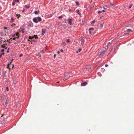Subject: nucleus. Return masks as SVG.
<instances>
[{
	"label": "nucleus",
	"mask_w": 134,
	"mask_h": 134,
	"mask_svg": "<svg viewBox=\"0 0 134 134\" xmlns=\"http://www.w3.org/2000/svg\"><path fill=\"white\" fill-rule=\"evenodd\" d=\"M78 52V51H76V53H77Z\"/></svg>",
	"instance_id": "58"
},
{
	"label": "nucleus",
	"mask_w": 134,
	"mask_h": 134,
	"mask_svg": "<svg viewBox=\"0 0 134 134\" xmlns=\"http://www.w3.org/2000/svg\"><path fill=\"white\" fill-rule=\"evenodd\" d=\"M14 67V65H13V66L12 67V68H13Z\"/></svg>",
	"instance_id": "47"
},
{
	"label": "nucleus",
	"mask_w": 134,
	"mask_h": 134,
	"mask_svg": "<svg viewBox=\"0 0 134 134\" xmlns=\"http://www.w3.org/2000/svg\"><path fill=\"white\" fill-rule=\"evenodd\" d=\"M4 29H7V27H4Z\"/></svg>",
	"instance_id": "45"
},
{
	"label": "nucleus",
	"mask_w": 134,
	"mask_h": 134,
	"mask_svg": "<svg viewBox=\"0 0 134 134\" xmlns=\"http://www.w3.org/2000/svg\"><path fill=\"white\" fill-rule=\"evenodd\" d=\"M104 69H102V70H103V71H104Z\"/></svg>",
	"instance_id": "54"
},
{
	"label": "nucleus",
	"mask_w": 134,
	"mask_h": 134,
	"mask_svg": "<svg viewBox=\"0 0 134 134\" xmlns=\"http://www.w3.org/2000/svg\"><path fill=\"white\" fill-rule=\"evenodd\" d=\"M63 18V16L62 15H60L58 17L59 19H62Z\"/></svg>",
	"instance_id": "20"
},
{
	"label": "nucleus",
	"mask_w": 134,
	"mask_h": 134,
	"mask_svg": "<svg viewBox=\"0 0 134 134\" xmlns=\"http://www.w3.org/2000/svg\"><path fill=\"white\" fill-rule=\"evenodd\" d=\"M16 16L18 17V18L21 16L19 14H16Z\"/></svg>",
	"instance_id": "15"
},
{
	"label": "nucleus",
	"mask_w": 134,
	"mask_h": 134,
	"mask_svg": "<svg viewBox=\"0 0 134 134\" xmlns=\"http://www.w3.org/2000/svg\"><path fill=\"white\" fill-rule=\"evenodd\" d=\"M17 36V37H18V36Z\"/></svg>",
	"instance_id": "61"
},
{
	"label": "nucleus",
	"mask_w": 134,
	"mask_h": 134,
	"mask_svg": "<svg viewBox=\"0 0 134 134\" xmlns=\"http://www.w3.org/2000/svg\"><path fill=\"white\" fill-rule=\"evenodd\" d=\"M7 42H8V43H10V41H9L8 40H7Z\"/></svg>",
	"instance_id": "28"
},
{
	"label": "nucleus",
	"mask_w": 134,
	"mask_h": 134,
	"mask_svg": "<svg viewBox=\"0 0 134 134\" xmlns=\"http://www.w3.org/2000/svg\"><path fill=\"white\" fill-rule=\"evenodd\" d=\"M80 40L81 42V44L82 45H83L85 42V40L84 39L82 38L81 37L80 39Z\"/></svg>",
	"instance_id": "3"
},
{
	"label": "nucleus",
	"mask_w": 134,
	"mask_h": 134,
	"mask_svg": "<svg viewBox=\"0 0 134 134\" xmlns=\"http://www.w3.org/2000/svg\"><path fill=\"white\" fill-rule=\"evenodd\" d=\"M25 7L27 9H29L30 8V6H27V5H25Z\"/></svg>",
	"instance_id": "12"
},
{
	"label": "nucleus",
	"mask_w": 134,
	"mask_h": 134,
	"mask_svg": "<svg viewBox=\"0 0 134 134\" xmlns=\"http://www.w3.org/2000/svg\"><path fill=\"white\" fill-rule=\"evenodd\" d=\"M76 3V5H79V2H77Z\"/></svg>",
	"instance_id": "19"
},
{
	"label": "nucleus",
	"mask_w": 134,
	"mask_h": 134,
	"mask_svg": "<svg viewBox=\"0 0 134 134\" xmlns=\"http://www.w3.org/2000/svg\"><path fill=\"white\" fill-rule=\"evenodd\" d=\"M110 4L111 5H114V4L112 3H111V2H110Z\"/></svg>",
	"instance_id": "33"
},
{
	"label": "nucleus",
	"mask_w": 134,
	"mask_h": 134,
	"mask_svg": "<svg viewBox=\"0 0 134 134\" xmlns=\"http://www.w3.org/2000/svg\"><path fill=\"white\" fill-rule=\"evenodd\" d=\"M4 49H1V52H4Z\"/></svg>",
	"instance_id": "26"
},
{
	"label": "nucleus",
	"mask_w": 134,
	"mask_h": 134,
	"mask_svg": "<svg viewBox=\"0 0 134 134\" xmlns=\"http://www.w3.org/2000/svg\"><path fill=\"white\" fill-rule=\"evenodd\" d=\"M102 75L101 74V75L100 74V76H102Z\"/></svg>",
	"instance_id": "52"
},
{
	"label": "nucleus",
	"mask_w": 134,
	"mask_h": 134,
	"mask_svg": "<svg viewBox=\"0 0 134 134\" xmlns=\"http://www.w3.org/2000/svg\"><path fill=\"white\" fill-rule=\"evenodd\" d=\"M105 50H102L99 52L98 54V55L99 56H101L104 55L105 53Z\"/></svg>",
	"instance_id": "2"
},
{
	"label": "nucleus",
	"mask_w": 134,
	"mask_h": 134,
	"mask_svg": "<svg viewBox=\"0 0 134 134\" xmlns=\"http://www.w3.org/2000/svg\"><path fill=\"white\" fill-rule=\"evenodd\" d=\"M34 41V40H32L31 41V42H32V41Z\"/></svg>",
	"instance_id": "49"
},
{
	"label": "nucleus",
	"mask_w": 134,
	"mask_h": 134,
	"mask_svg": "<svg viewBox=\"0 0 134 134\" xmlns=\"http://www.w3.org/2000/svg\"><path fill=\"white\" fill-rule=\"evenodd\" d=\"M127 31H129L130 32H131L132 31V30L131 29H128L127 30Z\"/></svg>",
	"instance_id": "21"
},
{
	"label": "nucleus",
	"mask_w": 134,
	"mask_h": 134,
	"mask_svg": "<svg viewBox=\"0 0 134 134\" xmlns=\"http://www.w3.org/2000/svg\"><path fill=\"white\" fill-rule=\"evenodd\" d=\"M23 55V54H20L19 55V57H21Z\"/></svg>",
	"instance_id": "35"
},
{
	"label": "nucleus",
	"mask_w": 134,
	"mask_h": 134,
	"mask_svg": "<svg viewBox=\"0 0 134 134\" xmlns=\"http://www.w3.org/2000/svg\"><path fill=\"white\" fill-rule=\"evenodd\" d=\"M8 100H9L8 98H7V100H6V102H5V103L4 104V105L5 107H6L7 106V104H8Z\"/></svg>",
	"instance_id": "4"
},
{
	"label": "nucleus",
	"mask_w": 134,
	"mask_h": 134,
	"mask_svg": "<svg viewBox=\"0 0 134 134\" xmlns=\"http://www.w3.org/2000/svg\"><path fill=\"white\" fill-rule=\"evenodd\" d=\"M104 69H102V70H103V71H104Z\"/></svg>",
	"instance_id": "53"
},
{
	"label": "nucleus",
	"mask_w": 134,
	"mask_h": 134,
	"mask_svg": "<svg viewBox=\"0 0 134 134\" xmlns=\"http://www.w3.org/2000/svg\"><path fill=\"white\" fill-rule=\"evenodd\" d=\"M103 8L105 9L106 8H105V7H104Z\"/></svg>",
	"instance_id": "56"
},
{
	"label": "nucleus",
	"mask_w": 134,
	"mask_h": 134,
	"mask_svg": "<svg viewBox=\"0 0 134 134\" xmlns=\"http://www.w3.org/2000/svg\"><path fill=\"white\" fill-rule=\"evenodd\" d=\"M102 13V11H99L98 12V14H100V13Z\"/></svg>",
	"instance_id": "25"
},
{
	"label": "nucleus",
	"mask_w": 134,
	"mask_h": 134,
	"mask_svg": "<svg viewBox=\"0 0 134 134\" xmlns=\"http://www.w3.org/2000/svg\"><path fill=\"white\" fill-rule=\"evenodd\" d=\"M6 90L7 91H9V88L8 87H6Z\"/></svg>",
	"instance_id": "29"
},
{
	"label": "nucleus",
	"mask_w": 134,
	"mask_h": 134,
	"mask_svg": "<svg viewBox=\"0 0 134 134\" xmlns=\"http://www.w3.org/2000/svg\"><path fill=\"white\" fill-rule=\"evenodd\" d=\"M87 82L86 81H85L81 83V86H84L86 85L87 84Z\"/></svg>",
	"instance_id": "5"
},
{
	"label": "nucleus",
	"mask_w": 134,
	"mask_h": 134,
	"mask_svg": "<svg viewBox=\"0 0 134 134\" xmlns=\"http://www.w3.org/2000/svg\"><path fill=\"white\" fill-rule=\"evenodd\" d=\"M3 77H5V74L4 73L3 74Z\"/></svg>",
	"instance_id": "42"
},
{
	"label": "nucleus",
	"mask_w": 134,
	"mask_h": 134,
	"mask_svg": "<svg viewBox=\"0 0 134 134\" xmlns=\"http://www.w3.org/2000/svg\"><path fill=\"white\" fill-rule=\"evenodd\" d=\"M4 54V53H2L1 55H0V58H1L2 57V55H3Z\"/></svg>",
	"instance_id": "23"
},
{
	"label": "nucleus",
	"mask_w": 134,
	"mask_h": 134,
	"mask_svg": "<svg viewBox=\"0 0 134 134\" xmlns=\"http://www.w3.org/2000/svg\"><path fill=\"white\" fill-rule=\"evenodd\" d=\"M105 6H106V7H107V5H105Z\"/></svg>",
	"instance_id": "51"
},
{
	"label": "nucleus",
	"mask_w": 134,
	"mask_h": 134,
	"mask_svg": "<svg viewBox=\"0 0 134 134\" xmlns=\"http://www.w3.org/2000/svg\"><path fill=\"white\" fill-rule=\"evenodd\" d=\"M67 41L69 43V39H68L67 40Z\"/></svg>",
	"instance_id": "34"
},
{
	"label": "nucleus",
	"mask_w": 134,
	"mask_h": 134,
	"mask_svg": "<svg viewBox=\"0 0 134 134\" xmlns=\"http://www.w3.org/2000/svg\"><path fill=\"white\" fill-rule=\"evenodd\" d=\"M5 48V49H6L7 48V47H5V48Z\"/></svg>",
	"instance_id": "50"
},
{
	"label": "nucleus",
	"mask_w": 134,
	"mask_h": 134,
	"mask_svg": "<svg viewBox=\"0 0 134 134\" xmlns=\"http://www.w3.org/2000/svg\"><path fill=\"white\" fill-rule=\"evenodd\" d=\"M102 11V12H105V11L104 10H103Z\"/></svg>",
	"instance_id": "46"
},
{
	"label": "nucleus",
	"mask_w": 134,
	"mask_h": 134,
	"mask_svg": "<svg viewBox=\"0 0 134 134\" xmlns=\"http://www.w3.org/2000/svg\"><path fill=\"white\" fill-rule=\"evenodd\" d=\"M42 20V19L40 17H37V18H34L33 19V21L35 23H37L38 22H40Z\"/></svg>",
	"instance_id": "1"
},
{
	"label": "nucleus",
	"mask_w": 134,
	"mask_h": 134,
	"mask_svg": "<svg viewBox=\"0 0 134 134\" xmlns=\"http://www.w3.org/2000/svg\"><path fill=\"white\" fill-rule=\"evenodd\" d=\"M25 30L24 29L22 28L21 29V32L23 33H24L25 32L24 30Z\"/></svg>",
	"instance_id": "13"
},
{
	"label": "nucleus",
	"mask_w": 134,
	"mask_h": 134,
	"mask_svg": "<svg viewBox=\"0 0 134 134\" xmlns=\"http://www.w3.org/2000/svg\"><path fill=\"white\" fill-rule=\"evenodd\" d=\"M39 11H36L35 12V14H37L39 13Z\"/></svg>",
	"instance_id": "11"
},
{
	"label": "nucleus",
	"mask_w": 134,
	"mask_h": 134,
	"mask_svg": "<svg viewBox=\"0 0 134 134\" xmlns=\"http://www.w3.org/2000/svg\"><path fill=\"white\" fill-rule=\"evenodd\" d=\"M60 51L62 52H63L64 51H63V50L62 49H61L60 50Z\"/></svg>",
	"instance_id": "37"
},
{
	"label": "nucleus",
	"mask_w": 134,
	"mask_h": 134,
	"mask_svg": "<svg viewBox=\"0 0 134 134\" xmlns=\"http://www.w3.org/2000/svg\"><path fill=\"white\" fill-rule=\"evenodd\" d=\"M69 11L70 12H71V10L70 9V10H69Z\"/></svg>",
	"instance_id": "48"
},
{
	"label": "nucleus",
	"mask_w": 134,
	"mask_h": 134,
	"mask_svg": "<svg viewBox=\"0 0 134 134\" xmlns=\"http://www.w3.org/2000/svg\"><path fill=\"white\" fill-rule=\"evenodd\" d=\"M42 35H43L45 33V31H46V30L45 29H42Z\"/></svg>",
	"instance_id": "8"
},
{
	"label": "nucleus",
	"mask_w": 134,
	"mask_h": 134,
	"mask_svg": "<svg viewBox=\"0 0 134 134\" xmlns=\"http://www.w3.org/2000/svg\"><path fill=\"white\" fill-rule=\"evenodd\" d=\"M1 46H2V48H5V46L4 45H1Z\"/></svg>",
	"instance_id": "22"
},
{
	"label": "nucleus",
	"mask_w": 134,
	"mask_h": 134,
	"mask_svg": "<svg viewBox=\"0 0 134 134\" xmlns=\"http://www.w3.org/2000/svg\"><path fill=\"white\" fill-rule=\"evenodd\" d=\"M34 38V37L33 36H29V38L30 39H32Z\"/></svg>",
	"instance_id": "14"
},
{
	"label": "nucleus",
	"mask_w": 134,
	"mask_h": 134,
	"mask_svg": "<svg viewBox=\"0 0 134 134\" xmlns=\"http://www.w3.org/2000/svg\"><path fill=\"white\" fill-rule=\"evenodd\" d=\"M56 55L55 54L54 55H53V57H54V58H55V57H56Z\"/></svg>",
	"instance_id": "32"
},
{
	"label": "nucleus",
	"mask_w": 134,
	"mask_h": 134,
	"mask_svg": "<svg viewBox=\"0 0 134 134\" xmlns=\"http://www.w3.org/2000/svg\"><path fill=\"white\" fill-rule=\"evenodd\" d=\"M7 43H5V44H4V45L5 46H7Z\"/></svg>",
	"instance_id": "43"
},
{
	"label": "nucleus",
	"mask_w": 134,
	"mask_h": 134,
	"mask_svg": "<svg viewBox=\"0 0 134 134\" xmlns=\"http://www.w3.org/2000/svg\"><path fill=\"white\" fill-rule=\"evenodd\" d=\"M12 5H13V6H14L15 5V3L14 2H13L12 3Z\"/></svg>",
	"instance_id": "30"
},
{
	"label": "nucleus",
	"mask_w": 134,
	"mask_h": 134,
	"mask_svg": "<svg viewBox=\"0 0 134 134\" xmlns=\"http://www.w3.org/2000/svg\"><path fill=\"white\" fill-rule=\"evenodd\" d=\"M15 1L17 2H19V0H15Z\"/></svg>",
	"instance_id": "31"
},
{
	"label": "nucleus",
	"mask_w": 134,
	"mask_h": 134,
	"mask_svg": "<svg viewBox=\"0 0 134 134\" xmlns=\"http://www.w3.org/2000/svg\"><path fill=\"white\" fill-rule=\"evenodd\" d=\"M108 66V64H105V66L106 67H107Z\"/></svg>",
	"instance_id": "38"
},
{
	"label": "nucleus",
	"mask_w": 134,
	"mask_h": 134,
	"mask_svg": "<svg viewBox=\"0 0 134 134\" xmlns=\"http://www.w3.org/2000/svg\"><path fill=\"white\" fill-rule=\"evenodd\" d=\"M28 40L29 41H30L29 40Z\"/></svg>",
	"instance_id": "59"
},
{
	"label": "nucleus",
	"mask_w": 134,
	"mask_h": 134,
	"mask_svg": "<svg viewBox=\"0 0 134 134\" xmlns=\"http://www.w3.org/2000/svg\"><path fill=\"white\" fill-rule=\"evenodd\" d=\"M76 12L77 13H78V14L80 15H81L80 13L79 12V10L77 9L76 10Z\"/></svg>",
	"instance_id": "10"
},
{
	"label": "nucleus",
	"mask_w": 134,
	"mask_h": 134,
	"mask_svg": "<svg viewBox=\"0 0 134 134\" xmlns=\"http://www.w3.org/2000/svg\"><path fill=\"white\" fill-rule=\"evenodd\" d=\"M104 69H102V70H103V71H104Z\"/></svg>",
	"instance_id": "55"
},
{
	"label": "nucleus",
	"mask_w": 134,
	"mask_h": 134,
	"mask_svg": "<svg viewBox=\"0 0 134 134\" xmlns=\"http://www.w3.org/2000/svg\"><path fill=\"white\" fill-rule=\"evenodd\" d=\"M68 23L70 25H72V20L71 19L69 18L68 19Z\"/></svg>",
	"instance_id": "6"
},
{
	"label": "nucleus",
	"mask_w": 134,
	"mask_h": 134,
	"mask_svg": "<svg viewBox=\"0 0 134 134\" xmlns=\"http://www.w3.org/2000/svg\"><path fill=\"white\" fill-rule=\"evenodd\" d=\"M100 26H101L102 27H103V24H100Z\"/></svg>",
	"instance_id": "40"
},
{
	"label": "nucleus",
	"mask_w": 134,
	"mask_h": 134,
	"mask_svg": "<svg viewBox=\"0 0 134 134\" xmlns=\"http://www.w3.org/2000/svg\"><path fill=\"white\" fill-rule=\"evenodd\" d=\"M34 38L35 37V38L37 39L38 38V37L36 35H34Z\"/></svg>",
	"instance_id": "17"
},
{
	"label": "nucleus",
	"mask_w": 134,
	"mask_h": 134,
	"mask_svg": "<svg viewBox=\"0 0 134 134\" xmlns=\"http://www.w3.org/2000/svg\"><path fill=\"white\" fill-rule=\"evenodd\" d=\"M132 5H130L129 6V8H131L132 7Z\"/></svg>",
	"instance_id": "36"
},
{
	"label": "nucleus",
	"mask_w": 134,
	"mask_h": 134,
	"mask_svg": "<svg viewBox=\"0 0 134 134\" xmlns=\"http://www.w3.org/2000/svg\"><path fill=\"white\" fill-rule=\"evenodd\" d=\"M14 20V19L13 18H12L10 21V23H12L13 21Z\"/></svg>",
	"instance_id": "16"
},
{
	"label": "nucleus",
	"mask_w": 134,
	"mask_h": 134,
	"mask_svg": "<svg viewBox=\"0 0 134 134\" xmlns=\"http://www.w3.org/2000/svg\"><path fill=\"white\" fill-rule=\"evenodd\" d=\"M18 33H17L16 34H14L13 35H12L13 37H14V36H18V37H16V38H18L19 37V36L18 35Z\"/></svg>",
	"instance_id": "7"
},
{
	"label": "nucleus",
	"mask_w": 134,
	"mask_h": 134,
	"mask_svg": "<svg viewBox=\"0 0 134 134\" xmlns=\"http://www.w3.org/2000/svg\"><path fill=\"white\" fill-rule=\"evenodd\" d=\"M16 38L14 37L13 38V40H15V39Z\"/></svg>",
	"instance_id": "44"
},
{
	"label": "nucleus",
	"mask_w": 134,
	"mask_h": 134,
	"mask_svg": "<svg viewBox=\"0 0 134 134\" xmlns=\"http://www.w3.org/2000/svg\"><path fill=\"white\" fill-rule=\"evenodd\" d=\"M81 51V49L80 48L78 49V51L79 52H80V51Z\"/></svg>",
	"instance_id": "27"
},
{
	"label": "nucleus",
	"mask_w": 134,
	"mask_h": 134,
	"mask_svg": "<svg viewBox=\"0 0 134 134\" xmlns=\"http://www.w3.org/2000/svg\"><path fill=\"white\" fill-rule=\"evenodd\" d=\"M9 48H8V50H7V52L8 53H9Z\"/></svg>",
	"instance_id": "24"
},
{
	"label": "nucleus",
	"mask_w": 134,
	"mask_h": 134,
	"mask_svg": "<svg viewBox=\"0 0 134 134\" xmlns=\"http://www.w3.org/2000/svg\"><path fill=\"white\" fill-rule=\"evenodd\" d=\"M16 42L15 43V44H16Z\"/></svg>",
	"instance_id": "60"
},
{
	"label": "nucleus",
	"mask_w": 134,
	"mask_h": 134,
	"mask_svg": "<svg viewBox=\"0 0 134 134\" xmlns=\"http://www.w3.org/2000/svg\"><path fill=\"white\" fill-rule=\"evenodd\" d=\"M1 38L0 37V38Z\"/></svg>",
	"instance_id": "62"
},
{
	"label": "nucleus",
	"mask_w": 134,
	"mask_h": 134,
	"mask_svg": "<svg viewBox=\"0 0 134 134\" xmlns=\"http://www.w3.org/2000/svg\"><path fill=\"white\" fill-rule=\"evenodd\" d=\"M24 10H23V11H22V12H24Z\"/></svg>",
	"instance_id": "57"
},
{
	"label": "nucleus",
	"mask_w": 134,
	"mask_h": 134,
	"mask_svg": "<svg viewBox=\"0 0 134 134\" xmlns=\"http://www.w3.org/2000/svg\"><path fill=\"white\" fill-rule=\"evenodd\" d=\"M62 45L65 46V42H63L62 43Z\"/></svg>",
	"instance_id": "18"
},
{
	"label": "nucleus",
	"mask_w": 134,
	"mask_h": 134,
	"mask_svg": "<svg viewBox=\"0 0 134 134\" xmlns=\"http://www.w3.org/2000/svg\"><path fill=\"white\" fill-rule=\"evenodd\" d=\"M94 30V28H91L89 29V31H90L89 32L90 34L91 33V32L90 31V30L93 31Z\"/></svg>",
	"instance_id": "9"
},
{
	"label": "nucleus",
	"mask_w": 134,
	"mask_h": 134,
	"mask_svg": "<svg viewBox=\"0 0 134 134\" xmlns=\"http://www.w3.org/2000/svg\"><path fill=\"white\" fill-rule=\"evenodd\" d=\"M57 54H59V53H60V52H59V51H58L57 52Z\"/></svg>",
	"instance_id": "41"
},
{
	"label": "nucleus",
	"mask_w": 134,
	"mask_h": 134,
	"mask_svg": "<svg viewBox=\"0 0 134 134\" xmlns=\"http://www.w3.org/2000/svg\"><path fill=\"white\" fill-rule=\"evenodd\" d=\"M95 22V21L94 20H93L92 21V23H93Z\"/></svg>",
	"instance_id": "39"
}]
</instances>
